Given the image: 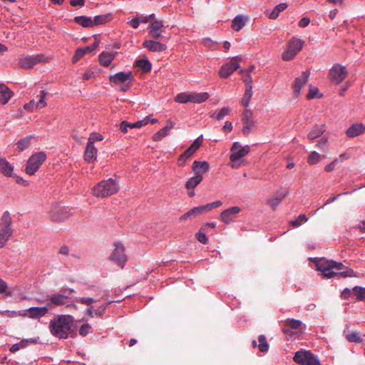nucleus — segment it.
<instances>
[{
    "label": "nucleus",
    "mask_w": 365,
    "mask_h": 365,
    "mask_svg": "<svg viewBox=\"0 0 365 365\" xmlns=\"http://www.w3.org/2000/svg\"><path fill=\"white\" fill-rule=\"evenodd\" d=\"M128 128H130V123H128L126 120H124L120 123V130L123 132L126 133L128 131Z\"/></svg>",
    "instance_id": "62"
},
{
    "label": "nucleus",
    "mask_w": 365,
    "mask_h": 365,
    "mask_svg": "<svg viewBox=\"0 0 365 365\" xmlns=\"http://www.w3.org/2000/svg\"><path fill=\"white\" fill-rule=\"evenodd\" d=\"M304 327L305 325L302 321L289 318L284 321L282 331L287 335V336L291 337L294 334L292 330L302 333Z\"/></svg>",
    "instance_id": "11"
},
{
    "label": "nucleus",
    "mask_w": 365,
    "mask_h": 365,
    "mask_svg": "<svg viewBox=\"0 0 365 365\" xmlns=\"http://www.w3.org/2000/svg\"><path fill=\"white\" fill-rule=\"evenodd\" d=\"M97 149L91 143H87L84 153V159L86 161L91 163L96 158Z\"/></svg>",
    "instance_id": "26"
},
{
    "label": "nucleus",
    "mask_w": 365,
    "mask_h": 365,
    "mask_svg": "<svg viewBox=\"0 0 365 365\" xmlns=\"http://www.w3.org/2000/svg\"><path fill=\"white\" fill-rule=\"evenodd\" d=\"M192 170L195 175L202 176L210 169V165L207 161L195 160L192 163Z\"/></svg>",
    "instance_id": "22"
},
{
    "label": "nucleus",
    "mask_w": 365,
    "mask_h": 365,
    "mask_svg": "<svg viewBox=\"0 0 365 365\" xmlns=\"http://www.w3.org/2000/svg\"><path fill=\"white\" fill-rule=\"evenodd\" d=\"M322 155L316 151H313L310 153L307 158V162L310 165H315L318 163L321 160Z\"/></svg>",
    "instance_id": "46"
},
{
    "label": "nucleus",
    "mask_w": 365,
    "mask_h": 365,
    "mask_svg": "<svg viewBox=\"0 0 365 365\" xmlns=\"http://www.w3.org/2000/svg\"><path fill=\"white\" fill-rule=\"evenodd\" d=\"M43 58L41 55L22 57L19 59V65L24 68H31L37 63L42 61Z\"/></svg>",
    "instance_id": "18"
},
{
    "label": "nucleus",
    "mask_w": 365,
    "mask_h": 365,
    "mask_svg": "<svg viewBox=\"0 0 365 365\" xmlns=\"http://www.w3.org/2000/svg\"><path fill=\"white\" fill-rule=\"evenodd\" d=\"M102 140H103V136L101 134H98L97 133H93L89 137L88 141L87 143H91V145H93L95 141Z\"/></svg>",
    "instance_id": "59"
},
{
    "label": "nucleus",
    "mask_w": 365,
    "mask_h": 365,
    "mask_svg": "<svg viewBox=\"0 0 365 365\" xmlns=\"http://www.w3.org/2000/svg\"><path fill=\"white\" fill-rule=\"evenodd\" d=\"M304 41L297 37H292L288 43L287 50L282 53L284 61L292 60L302 50Z\"/></svg>",
    "instance_id": "6"
},
{
    "label": "nucleus",
    "mask_w": 365,
    "mask_h": 365,
    "mask_svg": "<svg viewBox=\"0 0 365 365\" xmlns=\"http://www.w3.org/2000/svg\"><path fill=\"white\" fill-rule=\"evenodd\" d=\"M46 96V91H41L40 92L39 96L41 98L38 101L35 102V106H36V109H41L47 106V103L44 100Z\"/></svg>",
    "instance_id": "50"
},
{
    "label": "nucleus",
    "mask_w": 365,
    "mask_h": 365,
    "mask_svg": "<svg viewBox=\"0 0 365 365\" xmlns=\"http://www.w3.org/2000/svg\"><path fill=\"white\" fill-rule=\"evenodd\" d=\"M205 228L202 227L199 232L196 233L195 237L197 240L202 244L206 245L208 242V238L205 234Z\"/></svg>",
    "instance_id": "47"
},
{
    "label": "nucleus",
    "mask_w": 365,
    "mask_h": 365,
    "mask_svg": "<svg viewBox=\"0 0 365 365\" xmlns=\"http://www.w3.org/2000/svg\"><path fill=\"white\" fill-rule=\"evenodd\" d=\"M143 46L152 52H160L166 50L167 48L165 44L161 43L153 39L145 40L143 43Z\"/></svg>",
    "instance_id": "21"
},
{
    "label": "nucleus",
    "mask_w": 365,
    "mask_h": 365,
    "mask_svg": "<svg viewBox=\"0 0 365 365\" xmlns=\"http://www.w3.org/2000/svg\"><path fill=\"white\" fill-rule=\"evenodd\" d=\"M149 36L153 39H159L163 37L162 31H148Z\"/></svg>",
    "instance_id": "60"
},
{
    "label": "nucleus",
    "mask_w": 365,
    "mask_h": 365,
    "mask_svg": "<svg viewBox=\"0 0 365 365\" xmlns=\"http://www.w3.org/2000/svg\"><path fill=\"white\" fill-rule=\"evenodd\" d=\"M7 284L6 283L1 279H0V294L6 293L7 296H11L12 292L10 291H7Z\"/></svg>",
    "instance_id": "58"
},
{
    "label": "nucleus",
    "mask_w": 365,
    "mask_h": 365,
    "mask_svg": "<svg viewBox=\"0 0 365 365\" xmlns=\"http://www.w3.org/2000/svg\"><path fill=\"white\" fill-rule=\"evenodd\" d=\"M77 302L90 306L93 302H97V300L91 297H78L76 299Z\"/></svg>",
    "instance_id": "57"
},
{
    "label": "nucleus",
    "mask_w": 365,
    "mask_h": 365,
    "mask_svg": "<svg viewBox=\"0 0 365 365\" xmlns=\"http://www.w3.org/2000/svg\"><path fill=\"white\" fill-rule=\"evenodd\" d=\"M357 301H365V287L356 286L352 289Z\"/></svg>",
    "instance_id": "39"
},
{
    "label": "nucleus",
    "mask_w": 365,
    "mask_h": 365,
    "mask_svg": "<svg viewBox=\"0 0 365 365\" xmlns=\"http://www.w3.org/2000/svg\"><path fill=\"white\" fill-rule=\"evenodd\" d=\"M115 53L110 52H103L99 55L98 60L101 65L103 66H108L111 61L114 59Z\"/></svg>",
    "instance_id": "28"
},
{
    "label": "nucleus",
    "mask_w": 365,
    "mask_h": 365,
    "mask_svg": "<svg viewBox=\"0 0 365 365\" xmlns=\"http://www.w3.org/2000/svg\"><path fill=\"white\" fill-rule=\"evenodd\" d=\"M46 159V155L43 152H38L31 155L26 163V172L29 175H33Z\"/></svg>",
    "instance_id": "8"
},
{
    "label": "nucleus",
    "mask_w": 365,
    "mask_h": 365,
    "mask_svg": "<svg viewBox=\"0 0 365 365\" xmlns=\"http://www.w3.org/2000/svg\"><path fill=\"white\" fill-rule=\"evenodd\" d=\"M241 59L242 58L240 56L233 57L228 63L221 67L220 76L222 78H227L240 67L239 62Z\"/></svg>",
    "instance_id": "15"
},
{
    "label": "nucleus",
    "mask_w": 365,
    "mask_h": 365,
    "mask_svg": "<svg viewBox=\"0 0 365 365\" xmlns=\"http://www.w3.org/2000/svg\"><path fill=\"white\" fill-rule=\"evenodd\" d=\"M107 307L108 304H104L101 305L98 309H95L94 307L91 306L87 309V314L92 318L95 316L101 317L103 315Z\"/></svg>",
    "instance_id": "31"
},
{
    "label": "nucleus",
    "mask_w": 365,
    "mask_h": 365,
    "mask_svg": "<svg viewBox=\"0 0 365 365\" xmlns=\"http://www.w3.org/2000/svg\"><path fill=\"white\" fill-rule=\"evenodd\" d=\"M174 125L175 123L170 120H168L167 121V125L163 128H162L161 130H160L153 135V140L154 141L161 140L163 138H165L169 134L170 130L173 128Z\"/></svg>",
    "instance_id": "23"
},
{
    "label": "nucleus",
    "mask_w": 365,
    "mask_h": 365,
    "mask_svg": "<svg viewBox=\"0 0 365 365\" xmlns=\"http://www.w3.org/2000/svg\"><path fill=\"white\" fill-rule=\"evenodd\" d=\"M95 50L94 47H85L81 48H78L76 51V53L73 57V62L76 63L79 61L86 53H91Z\"/></svg>",
    "instance_id": "29"
},
{
    "label": "nucleus",
    "mask_w": 365,
    "mask_h": 365,
    "mask_svg": "<svg viewBox=\"0 0 365 365\" xmlns=\"http://www.w3.org/2000/svg\"><path fill=\"white\" fill-rule=\"evenodd\" d=\"M307 220L308 218L306 217L305 215H299L295 220L292 221L290 223L294 227H299L302 223L307 222Z\"/></svg>",
    "instance_id": "53"
},
{
    "label": "nucleus",
    "mask_w": 365,
    "mask_h": 365,
    "mask_svg": "<svg viewBox=\"0 0 365 365\" xmlns=\"http://www.w3.org/2000/svg\"><path fill=\"white\" fill-rule=\"evenodd\" d=\"M32 136H26L17 142V148L19 151H22L27 148L31 143Z\"/></svg>",
    "instance_id": "42"
},
{
    "label": "nucleus",
    "mask_w": 365,
    "mask_h": 365,
    "mask_svg": "<svg viewBox=\"0 0 365 365\" xmlns=\"http://www.w3.org/2000/svg\"><path fill=\"white\" fill-rule=\"evenodd\" d=\"M309 76L310 71L309 70H306L302 73L301 76L295 79L293 85V89L295 94L299 95L300 93L302 88L308 82Z\"/></svg>",
    "instance_id": "20"
},
{
    "label": "nucleus",
    "mask_w": 365,
    "mask_h": 365,
    "mask_svg": "<svg viewBox=\"0 0 365 365\" xmlns=\"http://www.w3.org/2000/svg\"><path fill=\"white\" fill-rule=\"evenodd\" d=\"M13 234L11 227V217L8 211H6L0 220V248L4 247Z\"/></svg>",
    "instance_id": "4"
},
{
    "label": "nucleus",
    "mask_w": 365,
    "mask_h": 365,
    "mask_svg": "<svg viewBox=\"0 0 365 365\" xmlns=\"http://www.w3.org/2000/svg\"><path fill=\"white\" fill-rule=\"evenodd\" d=\"M136 66L140 68L145 73L150 71L152 65L150 62L147 59H139L135 62Z\"/></svg>",
    "instance_id": "38"
},
{
    "label": "nucleus",
    "mask_w": 365,
    "mask_h": 365,
    "mask_svg": "<svg viewBox=\"0 0 365 365\" xmlns=\"http://www.w3.org/2000/svg\"><path fill=\"white\" fill-rule=\"evenodd\" d=\"M293 359L296 363L301 365H321L319 360L309 351H297Z\"/></svg>",
    "instance_id": "7"
},
{
    "label": "nucleus",
    "mask_w": 365,
    "mask_h": 365,
    "mask_svg": "<svg viewBox=\"0 0 365 365\" xmlns=\"http://www.w3.org/2000/svg\"><path fill=\"white\" fill-rule=\"evenodd\" d=\"M246 86L247 88L244 94V96L242 98V104L245 106H247L249 105L250 99L252 96V86L248 85L247 83Z\"/></svg>",
    "instance_id": "43"
},
{
    "label": "nucleus",
    "mask_w": 365,
    "mask_h": 365,
    "mask_svg": "<svg viewBox=\"0 0 365 365\" xmlns=\"http://www.w3.org/2000/svg\"><path fill=\"white\" fill-rule=\"evenodd\" d=\"M49 215L52 221L60 222L68 219L71 214L66 207L54 205L50 211Z\"/></svg>",
    "instance_id": "14"
},
{
    "label": "nucleus",
    "mask_w": 365,
    "mask_h": 365,
    "mask_svg": "<svg viewBox=\"0 0 365 365\" xmlns=\"http://www.w3.org/2000/svg\"><path fill=\"white\" fill-rule=\"evenodd\" d=\"M202 176H197L195 175L190 178L185 183V187L188 190L194 189L197 185H198L202 180Z\"/></svg>",
    "instance_id": "35"
},
{
    "label": "nucleus",
    "mask_w": 365,
    "mask_h": 365,
    "mask_svg": "<svg viewBox=\"0 0 365 365\" xmlns=\"http://www.w3.org/2000/svg\"><path fill=\"white\" fill-rule=\"evenodd\" d=\"M230 109L227 107L222 108L218 113H213L210 116L216 118L217 120H222L225 116L228 115L230 113Z\"/></svg>",
    "instance_id": "48"
},
{
    "label": "nucleus",
    "mask_w": 365,
    "mask_h": 365,
    "mask_svg": "<svg viewBox=\"0 0 365 365\" xmlns=\"http://www.w3.org/2000/svg\"><path fill=\"white\" fill-rule=\"evenodd\" d=\"M241 209L238 206L230 207L222 212L220 220L225 224H230L236 219Z\"/></svg>",
    "instance_id": "17"
},
{
    "label": "nucleus",
    "mask_w": 365,
    "mask_h": 365,
    "mask_svg": "<svg viewBox=\"0 0 365 365\" xmlns=\"http://www.w3.org/2000/svg\"><path fill=\"white\" fill-rule=\"evenodd\" d=\"M250 151V146H242L239 142L233 143L231 148V155L230 159L232 162L235 163L242 158L247 155Z\"/></svg>",
    "instance_id": "13"
},
{
    "label": "nucleus",
    "mask_w": 365,
    "mask_h": 365,
    "mask_svg": "<svg viewBox=\"0 0 365 365\" xmlns=\"http://www.w3.org/2000/svg\"><path fill=\"white\" fill-rule=\"evenodd\" d=\"M245 21L244 17L241 15H238L232 21V28L235 31H238L240 29H242L245 26Z\"/></svg>",
    "instance_id": "36"
},
{
    "label": "nucleus",
    "mask_w": 365,
    "mask_h": 365,
    "mask_svg": "<svg viewBox=\"0 0 365 365\" xmlns=\"http://www.w3.org/2000/svg\"><path fill=\"white\" fill-rule=\"evenodd\" d=\"M284 197V195L279 197H273L269 200L268 203L272 207L273 210H275L277 206L280 203L282 199Z\"/></svg>",
    "instance_id": "55"
},
{
    "label": "nucleus",
    "mask_w": 365,
    "mask_h": 365,
    "mask_svg": "<svg viewBox=\"0 0 365 365\" xmlns=\"http://www.w3.org/2000/svg\"><path fill=\"white\" fill-rule=\"evenodd\" d=\"M133 79L132 72H118L113 76H110L109 80L110 83L115 84L125 83L128 81L131 82Z\"/></svg>",
    "instance_id": "19"
},
{
    "label": "nucleus",
    "mask_w": 365,
    "mask_h": 365,
    "mask_svg": "<svg viewBox=\"0 0 365 365\" xmlns=\"http://www.w3.org/2000/svg\"><path fill=\"white\" fill-rule=\"evenodd\" d=\"M91 332V326L88 324H83L79 329L80 335L85 336Z\"/></svg>",
    "instance_id": "56"
},
{
    "label": "nucleus",
    "mask_w": 365,
    "mask_h": 365,
    "mask_svg": "<svg viewBox=\"0 0 365 365\" xmlns=\"http://www.w3.org/2000/svg\"><path fill=\"white\" fill-rule=\"evenodd\" d=\"M365 132V125L362 123H355L351 125L346 130V135L349 138L356 137Z\"/></svg>",
    "instance_id": "24"
},
{
    "label": "nucleus",
    "mask_w": 365,
    "mask_h": 365,
    "mask_svg": "<svg viewBox=\"0 0 365 365\" xmlns=\"http://www.w3.org/2000/svg\"><path fill=\"white\" fill-rule=\"evenodd\" d=\"M210 95L207 93H191V102L195 103H200L205 102L208 98Z\"/></svg>",
    "instance_id": "33"
},
{
    "label": "nucleus",
    "mask_w": 365,
    "mask_h": 365,
    "mask_svg": "<svg viewBox=\"0 0 365 365\" xmlns=\"http://www.w3.org/2000/svg\"><path fill=\"white\" fill-rule=\"evenodd\" d=\"M14 167L4 158H0V172L5 176L12 175Z\"/></svg>",
    "instance_id": "27"
},
{
    "label": "nucleus",
    "mask_w": 365,
    "mask_h": 365,
    "mask_svg": "<svg viewBox=\"0 0 365 365\" xmlns=\"http://www.w3.org/2000/svg\"><path fill=\"white\" fill-rule=\"evenodd\" d=\"M259 345L258 348L262 352H267L269 349V344L267 341V338L264 335H259L258 337Z\"/></svg>",
    "instance_id": "44"
},
{
    "label": "nucleus",
    "mask_w": 365,
    "mask_h": 365,
    "mask_svg": "<svg viewBox=\"0 0 365 365\" xmlns=\"http://www.w3.org/2000/svg\"><path fill=\"white\" fill-rule=\"evenodd\" d=\"M119 182L115 179L108 178L99 182L92 189V193L97 197H107L117 193L119 190Z\"/></svg>",
    "instance_id": "3"
},
{
    "label": "nucleus",
    "mask_w": 365,
    "mask_h": 365,
    "mask_svg": "<svg viewBox=\"0 0 365 365\" xmlns=\"http://www.w3.org/2000/svg\"><path fill=\"white\" fill-rule=\"evenodd\" d=\"M202 143V135L197 138L191 145L187 149V151L192 155L201 146Z\"/></svg>",
    "instance_id": "40"
},
{
    "label": "nucleus",
    "mask_w": 365,
    "mask_h": 365,
    "mask_svg": "<svg viewBox=\"0 0 365 365\" xmlns=\"http://www.w3.org/2000/svg\"><path fill=\"white\" fill-rule=\"evenodd\" d=\"M114 247V250L110 255L109 259L121 268H123L128 260L127 255L125 254L124 246L120 242H115Z\"/></svg>",
    "instance_id": "10"
},
{
    "label": "nucleus",
    "mask_w": 365,
    "mask_h": 365,
    "mask_svg": "<svg viewBox=\"0 0 365 365\" xmlns=\"http://www.w3.org/2000/svg\"><path fill=\"white\" fill-rule=\"evenodd\" d=\"M287 8V4L285 3H281L278 5H277L274 8L272 11L269 14V19H276L279 16L280 12L283 11Z\"/></svg>",
    "instance_id": "37"
},
{
    "label": "nucleus",
    "mask_w": 365,
    "mask_h": 365,
    "mask_svg": "<svg viewBox=\"0 0 365 365\" xmlns=\"http://www.w3.org/2000/svg\"><path fill=\"white\" fill-rule=\"evenodd\" d=\"M74 21L83 27H92L93 26V20L91 17L85 16H76Z\"/></svg>",
    "instance_id": "32"
},
{
    "label": "nucleus",
    "mask_w": 365,
    "mask_h": 365,
    "mask_svg": "<svg viewBox=\"0 0 365 365\" xmlns=\"http://www.w3.org/2000/svg\"><path fill=\"white\" fill-rule=\"evenodd\" d=\"M192 155L186 150L184 151L182 154H181L178 158V165L180 167H183L187 161V160L191 157Z\"/></svg>",
    "instance_id": "52"
},
{
    "label": "nucleus",
    "mask_w": 365,
    "mask_h": 365,
    "mask_svg": "<svg viewBox=\"0 0 365 365\" xmlns=\"http://www.w3.org/2000/svg\"><path fill=\"white\" fill-rule=\"evenodd\" d=\"M317 269L322 272L327 278H331L336 275L343 277L354 276V270L346 267L342 263L334 260L320 259L316 262Z\"/></svg>",
    "instance_id": "2"
},
{
    "label": "nucleus",
    "mask_w": 365,
    "mask_h": 365,
    "mask_svg": "<svg viewBox=\"0 0 365 365\" xmlns=\"http://www.w3.org/2000/svg\"><path fill=\"white\" fill-rule=\"evenodd\" d=\"M149 120L150 116H146L143 119L138 120L135 123H130V128H140L143 126L148 125L149 123Z\"/></svg>",
    "instance_id": "49"
},
{
    "label": "nucleus",
    "mask_w": 365,
    "mask_h": 365,
    "mask_svg": "<svg viewBox=\"0 0 365 365\" xmlns=\"http://www.w3.org/2000/svg\"><path fill=\"white\" fill-rule=\"evenodd\" d=\"M347 75L346 68L339 63L334 64L329 71L330 79L336 84L341 83L346 78Z\"/></svg>",
    "instance_id": "12"
},
{
    "label": "nucleus",
    "mask_w": 365,
    "mask_h": 365,
    "mask_svg": "<svg viewBox=\"0 0 365 365\" xmlns=\"http://www.w3.org/2000/svg\"><path fill=\"white\" fill-rule=\"evenodd\" d=\"M202 213V212L200 210V206L195 207L191 209L190 210H189L188 212H187L186 213H185L183 215H182L180 219V220H186L187 219H192V218L196 217L197 215H199Z\"/></svg>",
    "instance_id": "34"
},
{
    "label": "nucleus",
    "mask_w": 365,
    "mask_h": 365,
    "mask_svg": "<svg viewBox=\"0 0 365 365\" xmlns=\"http://www.w3.org/2000/svg\"><path fill=\"white\" fill-rule=\"evenodd\" d=\"M310 23V19L307 17L302 18L299 22V26L305 28Z\"/></svg>",
    "instance_id": "63"
},
{
    "label": "nucleus",
    "mask_w": 365,
    "mask_h": 365,
    "mask_svg": "<svg viewBox=\"0 0 365 365\" xmlns=\"http://www.w3.org/2000/svg\"><path fill=\"white\" fill-rule=\"evenodd\" d=\"M74 321L73 316L69 314H61L51 320L49 330L52 335L59 339H67L68 336H76L77 333L72 328V323Z\"/></svg>",
    "instance_id": "1"
},
{
    "label": "nucleus",
    "mask_w": 365,
    "mask_h": 365,
    "mask_svg": "<svg viewBox=\"0 0 365 365\" xmlns=\"http://www.w3.org/2000/svg\"><path fill=\"white\" fill-rule=\"evenodd\" d=\"M13 96V92L4 83L0 84V103L6 104Z\"/></svg>",
    "instance_id": "25"
},
{
    "label": "nucleus",
    "mask_w": 365,
    "mask_h": 365,
    "mask_svg": "<svg viewBox=\"0 0 365 365\" xmlns=\"http://www.w3.org/2000/svg\"><path fill=\"white\" fill-rule=\"evenodd\" d=\"M176 102L186 103L191 102V93H180L175 98Z\"/></svg>",
    "instance_id": "45"
},
{
    "label": "nucleus",
    "mask_w": 365,
    "mask_h": 365,
    "mask_svg": "<svg viewBox=\"0 0 365 365\" xmlns=\"http://www.w3.org/2000/svg\"><path fill=\"white\" fill-rule=\"evenodd\" d=\"M252 112L249 109H245L242 118L243 123L242 133L245 135H248L253 128L255 127V122L252 119Z\"/></svg>",
    "instance_id": "16"
},
{
    "label": "nucleus",
    "mask_w": 365,
    "mask_h": 365,
    "mask_svg": "<svg viewBox=\"0 0 365 365\" xmlns=\"http://www.w3.org/2000/svg\"><path fill=\"white\" fill-rule=\"evenodd\" d=\"M49 312V307L46 304L43 307H32L25 310H20L18 312L19 316L28 317L32 319H40L46 316Z\"/></svg>",
    "instance_id": "9"
},
{
    "label": "nucleus",
    "mask_w": 365,
    "mask_h": 365,
    "mask_svg": "<svg viewBox=\"0 0 365 365\" xmlns=\"http://www.w3.org/2000/svg\"><path fill=\"white\" fill-rule=\"evenodd\" d=\"M110 19L111 15L110 14L96 16L94 20H93V26L103 24L110 21Z\"/></svg>",
    "instance_id": "41"
},
{
    "label": "nucleus",
    "mask_w": 365,
    "mask_h": 365,
    "mask_svg": "<svg viewBox=\"0 0 365 365\" xmlns=\"http://www.w3.org/2000/svg\"><path fill=\"white\" fill-rule=\"evenodd\" d=\"M163 27V21H154L148 27V31H162V28Z\"/></svg>",
    "instance_id": "54"
},
{
    "label": "nucleus",
    "mask_w": 365,
    "mask_h": 365,
    "mask_svg": "<svg viewBox=\"0 0 365 365\" xmlns=\"http://www.w3.org/2000/svg\"><path fill=\"white\" fill-rule=\"evenodd\" d=\"M94 77V72L92 71H86L83 75V80L88 81Z\"/></svg>",
    "instance_id": "64"
},
{
    "label": "nucleus",
    "mask_w": 365,
    "mask_h": 365,
    "mask_svg": "<svg viewBox=\"0 0 365 365\" xmlns=\"http://www.w3.org/2000/svg\"><path fill=\"white\" fill-rule=\"evenodd\" d=\"M346 339L349 342L360 343L362 341V339L360 337L359 334L356 332H352V333L347 334L346 335Z\"/></svg>",
    "instance_id": "51"
},
{
    "label": "nucleus",
    "mask_w": 365,
    "mask_h": 365,
    "mask_svg": "<svg viewBox=\"0 0 365 365\" xmlns=\"http://www.w3.org/2000/svg\"><path fill=\"white\" fill-rule=\"evenodd\" d=\"M319 93V90L317 88H310L309 93L307 94L308 99H312L318 97L317 93Z\"/></svg>",
    "instance_id": "61"
},
{
    "label": "nucleus",
    "mask_w": 365,
    "mask_h": 365,
    "mask_svg": "<svg viewBox=\"0 0 365 365\" xmlns=\"http://www.w3.org/2000/svg\"><path fill=\"white\" fill-rule=\"evenodd\" d=\"M324 130H325L324 129L323 125H316L314 126L312 130L309 133L307 138L310 140H313L316 139L317 138L319 137L320 135H322L323 134V133L324 132Z\"/></svg>",
    "instance_id": "30"
},
{
    "label": "nucleus",
    "mask_w": 365,
    "mask_h": 365,
    "mask_svg": "<svg viewBox=\"0 0 365 365\" xmlns=\"http://www.w3.org/2000/svg\"><path fill=\"white\" fill-rule=\"evenodd\" d=\"M65 293L66 292L63 293L56 292L48 296L46 305L49 307V310L53 309L56 307L63 306L65 304H66L67 307H73L74 309L77 308L76 305L73 303L68 304L70 297Z\"/></svg>",
    "instance_id": "5"
}]
</instances>
